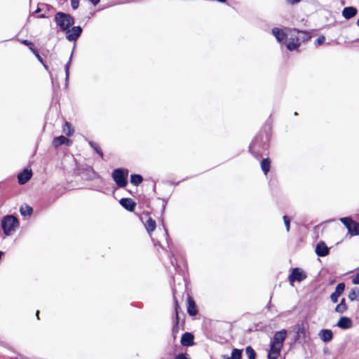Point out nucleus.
Returning a JSON list of instances; mask_svg holds the SVG:
<instances>
[{
	"label": "nucleus",
	"mask_w": 359,
	"mask_h": 359,
	"mask_svg": "<svg viewBox=\"0 0 359 359\" xmlns=\"http://www.w3.org/2000/svg\"><path fill=\"white\" fill-rule=\"evenodd\" d=\"M310 39L309 34L304 31L296 29L289 30V36L286 41V47L290 50H295L299 48L301 41H305Z\"/></svg>",
	"instance_id": "1"
},
{
	"label": "nucleus",
	"mask_w": 359,
	"mask_h": 359,
	"mask_svg": "<svg viewBox=\"0 0 359 359\" xmlns=\"http://www.w3.org/2000/svg\"><path fill=\"white\" fill-rule=\"evenodd\" d=\"M19 225L17 218L13 215H7L4 217L1 222V226L4 233L6 236L13 233Z\"/></svg>",
	"instance_id": "2"
},
{
	"label": "nucleus",
	"mask_w": 359,
	"mask_h": 359,
	"mask_svg": "<svg viewBox=\"0 0 359 359\" xmlns=\"http://www.w3.org/2000/svg\"><path fill=\"white\" fill-rule=\"evenodd\" d=\"M55 20L63 31L67 30L74 23V18L69 14L62 12H58L55 14Z\"/></svg>",
	"instance_id": "3"
},
{
	"label": "nucleus",
	"mask_w": 359,
	"mask_h": 359,
	"mask_svg": "<svg viewBox=\"0 0 359 359\" xmlns=\"http://www.w3.org/2000/svg\"><path fill=\"white\" fill-rule=\"evenodd\" d=\"M128 171L126 169L118 168L113 171L112 177L116 184L120 187H126L127 184L126 177L128 176Z\"/></svg>",
	"instance_id": "4"
},
{
	"label": "nucleus",
	"mask_w": 359,
	"mask_h": 359,
	"mask_svg": "<svg viewBox=\"0 0 359 359\" xmlns=\"http://www.w3.org/2000/svg\"><path fill=\"white\" fill-rule=\"evenodd\" d=\"M306 272L300 268H294L288 276V280L292 285L294 281L302 282L306 278Z\"/></svg>",
	"instance_id": "5"
},
{
	"label": "nucleus",
	"mask_w": 359,
	"mask_h": 359,
	"mask_svg": "<svg viewBox=\"0 0 359 359\" xmlns=\"http://www.w3.org/2000/svg\"><path fill=\"white\" fill-rule=\"evenodd\" d=\"M287 330L285 329L276 332L270 342L283 347L284 341L287 337Z\"/></svg>",
	"instance_id": "6"
},
{
	"label": "nucleus",
	"mask_w": 359,
	"mask_h": 359,
	"mask_svg": "<svg viewBox=\"0 0 359 359\" xmlns=\"http://www.w3.org/2000/svg\"><path fill=\"white\" fill-rule=\"evenodd\" d=\"M289 30L290 29H287V32H285L282 29L274 27L272 29V34L278 42L286 43L289 36Z\"/></svg>",
	"instance_id": "7"
},
{
	"label": "nucleus",
	"mask_w": 359,
	"mask_h": 359,
	"mask_svg": "<svg viewBox=\"0 0 359 359\" xmlns=\"http://www.w3.org/2000/svg\"><path fill=\"white\" fill-rule=\"evenodd\" d=\"M67 31V39L70 41H76L82 32V29L79 26L73 27L71 29L69 28Z\"/></svg>",
	"instance_id": "8"
},
{
	"label": "nucleus",
	"mask_w": 359,
	"mask_h": 359,
	"mask_svg": "<svg viewBox=\"0 0 359 359\" xmlns=\"http://www.w3.org/2000/svg\"><path fill=\"white\" fill-rule=\"evenodd\" d=\"M282 346L270 342V348L268 353V359H277L280 353Z\"/></svg>",
	"instance_id": "9"
},
{
	"label": "nucleus",
	"mask_w": 359,
	"mask_h": 359,
	"mask_svg": "<svg viewBox=\"0 0 359 359\" xmlns=\"http://www.w3.org/2000/svg\"><path fill=\"white\" fill-rule=\"evenodd\" d=\"M333 332L329 329H323L319 331L318 337L324 343L330 342L333 339Z\"/></svg>",
	"instance_id": "10"
},
{
	"label": "nucleus",
	"mask_w": 359,
	"mask_h": 359,
	"mask_svg": "<svg viewBox=\"0 0 359 359\" xmlns=\"http://www.w3.org/2000/svg\"><path fill=\"white\" fill-rule=\"evenodd\" d=\"M72 140H70L69 139H68L67 137H66L63 135L54 138L53 140V145L55 148H57L62 144H65L67 146H70V145H72Z\"/></svg>",
	"instance_id": "11"
},
{
	"label": "nucleus",
	"mask_w": 359,
	"mask_h": 359,
	"mask_svg": "<svg viewBox=\"0 0 359 359\" xmlns=\"http://www.w3.org/2000/svg\"><path fill=\"white\" fill-rule=\"evenodd\" d=\"M345 289V284L343 283H339L335 291L330 295V299L333 303H336L338 301V298L342 294Z\"/></svg>",
	"instance_id": "12"
},
{
	"label": "nucleus",
	"mask_w": 359,
	"mask_h": 359,
	"mask_svg": "<svg viewBox=\"0 0 359 359\" xmlns=\"http://www.w3.org/2000/svg\"><path fill=\"white\" fill-rule=\"evenodd\" d=\"M337 325L341 329L346 330L353 326V323L351 318L343 316L339 319Z\"/></svg>",
	"instance_id": "13"
},
{
	"label": "nucleus",
	"mask_w": 359,
	"mask_h": 359,
	"mask_svg": "<svg viewBox=\"0 0 359 359\" xmlns=\"http://www.w3.org/2000/svg\"><path fill=\"white\" fill-rule=\"evenodd\" d=\"M316 253L319 257H325L328 255L329 249L324 242H320L316 245Z\"/></svg>",
	"instance_id": "14"
},
{
	"label": "nucleus",
	"mask_w": 359,
	"mask_h": 359,
	"mask_svg": "<svg viewBox=\"0 0 359 359\" xmlns=\"http://www.w3.org/2000/svg\"><path fill=\"white\" fill-rule=\"evenodd\" d=\"M32 175V173L31 170H24L23 172L20 173L18 176L19 184H25L31 178Z\"/></svg>",
	"instance_id": "15"
},
{
	"label": "nucleus",
	"mask_w": 359,
	"mask_h": 359,
	"mask_svg": "<svg viewBox=\"0 0 359 359\" xmlns=\"http://www.w3.org/2000/svg\"><path fill=\"white\" fill-rule=\"evenodd\" d=\"M181 344L184 346H190L194 344V335L189 332H185L181 337Z\"/></svg>",
	"instance_id": "16"
},
{
	"label": "nucleus",
	"mask_w": 359,
	"mask_h": 359,
	"mask_svg": "<svg viewBox=\"0 0 359 359\" xmlns=\"http://www.w3.org/2000/svg\"><path fill=\"white\" fill-rule=\"evenodd\" d=\"M119 203L124 208L129 211H133L135 207V203L131 198H121Z\"/></svg>",
	"instance_id": "17"
},
{
	"label": "nucleus",
	"mask_w": 359,
	"mask_h": 359,
	"mask_svg": "<svg viewBox=\"0 0 359 359\" xmlns=\"http://www.w3.org/2000/svg\"><path fill=\"white\" fill-rule=\"evenodd\" d=\"M357 13V9L354 7H346L342 11V15L346 19L354 17Z\"/></svg>",
	"instance_id": "18"
},
{
	"label": "nucleus",
	"mask_w": 359,
	"mask_h": 359,
	"mask_svg": "<svg viewBox=\"0 0 359 359\" xmlns=\"http://www.w3.org/2000/svg\"><path fill=\"white\" fill-rule=\"evenodd\" d=\"M187 312L190 316H195L198 312L195 302L190 297L187 299Z\"/></svg>",
	"instance_id": "19"
},
{
	"label": "nucleus",
	"mask_w": 359,
	"mask_h": 359,
	"mask_svg": "<svg viewBox=\"0 0 359 359\" xmlns=\"http://www.w3.org/2000/svg\"><path fill=\"white\" fill-rule=\"evenodd\" d=\"M144 226L148 233L151 235V233L156 229V222L151 217H149L144 224Z\"/></svg>",
	"instance_id": "20"
},
{
	"label": "nucleus",
	"mask_w": 359,
	"mask_h": 359,
	"mask_svg": "<svg viewBox=\"0 0 359 359\" xmlns=\"http://www.w3.org/2000/svg\"><path fill=\"white\" fill-rule=\"evenodd\" d=\"M62 132L67 136H72L74 134V129L70 123L66 121L62 127Z\"/></svg>",
	"instance_id": "21"
},
{
	"label": "nucleus",
	"mask_w": 359,
	"mask_h": 359,
	"mask_svg": "<svg viewBox=\"0 0 359 359\" xmlns=\"http://www.w3.org/2000/svg\"><path fill=\"white\" fill-rule=\"evenodd\" d=\"M261 168L264 175H266L270 170V161L269 158H264L262 161Z\"/></svg>",
	"instance_id": "22"
},
{
	"label": "nucleus",
	"mask_w": 359,
	"mask_h": 359,
	"mask_svg": "<svg viewBox=\"0 0 359 359\" xmlns=\"http://www.w3.org/2000/svg\"><path fill=\"white\" fill-rule=\"evenodd\" d=\"M347 310V306L345 303V299H342L341 302L337 305L335 311L339 313H343Z\"/></svg>",
	"instance_id": "23"
},
{
	"label": "nucleus",
	"mask_w": 359,
	"mask_h": 359,
	"mask_svg": "<svg viewBox=\"0 0 359 359\" xmlns=\"http://www.w3.org/2000/svg\"><path fill=\"white\" fill-rule=\"evenodd\" d=\"M350 226V229H348V233L353 236L358 235L359 233V223L358 224L353 221Z\"/></svg>",
	"instance_id": "24"
},
{
	"label": "nucleus",
	"mask_w": 359,
	"mask_h": 359,
	"mask_svg": "<svg viewBox=\"0 0 359 359\" xmlns=\"http://www.w3.org/2000/svg\"><path fill=\"white\" fill-rule=\"evenodd\" d=\"M143 180V178L140 175H132L130 177V182L134 185L140 184Z\"/></svg>",
	"instance_id": "25"
},
{
	"label": "nucleus",
	"mask_w": 359,
	"mask_h": 359,
	"mask_svg": "<svg viewBox=\"0 0 359 359\" xmlns=\"http://www.w3.org/2000/svg\"><path fill=\"white\" fill-rule=\"evenodd\" d=\"M351 301L356 300L359 298V290L358 288L353 289L348 296Z\"/></svg>",
	"instance_id": "26"
},
{
	"label": "nucleus",
	"mask_w": 359,
	"mask_h": 359,
	"mask_svg": "<svg viewBox=\"0 0 359 359\" xmlns=\"http://www.w3.org/2000/svg\"><path fill=\"white\" fill-rule=\"evenodd\" d=\"M71 60H72V55L70 56V57L69 59V61L67 62V63L65 66V83H66V85H67L68 81H69V67H70Z\"/></svg>",
	"instance_id": "27"
},
{
	"label": "nucleus",
	"mask_w": 359,
	"mask_h": 359,
	"mask_svg": "<svg viewBox=\"0 0 359 359\" xmlns=\"http://www.w3.org/2000/svg\"><path fill=\"white\" fill-rule=\"evenodd\" d=\"M89 144L96 151L97 154H98L101 157H103V153L96 142L90 141L89 142Z\"/></svg>",
	"instance_id": "28"
},
{
	"label": "nucleus",
	"mask_w": 359,
	"mask_h": 359,
	"mask_svg": "<svg viewBox=\"0 0 359 359\" xmlns=\"http://www.w3.org/2000/svg\"><path fill=\"white\" fill-rule=\"evenodd\" d=\"M20 213L23 216L30 215L32 212V208L28 205L20 208Z\"/></svg>",
	"instance_id": "29"
},
{
	"label": "nucleus",
	"mask_w": 359,
	"mask_h": 359,
	"mask_svg": "<svg viewBox=\"0 0 359 359\" xmlns=\"http://www.w3.org/2000/svg\"><path fill=\"white\" fill-rule=\"evenodd\" d=\"M242 352L241 350L234 348L231 352V359H241Z\"/></svg>",
	"instance_id": "30"
},
{
	"label": "nucleus",
	"mask_w": 359,
	"mask_h": 359,
	"mask_svg": "<svg viewBox=\"0 0 359 359\" xmlns=\"http://www.w3.org/2000/svg\"><path fill=\"white\" fill-rule=\"evenodd\" d=\"M246 354L249 359H255L256 353L251 346H248L246 348Z\"/></svg>",
	"instance_id": "31"
},
{
	"label": "nucleus",
	"mask_w": 359,
	"mask_h": 359,
	"mask_svg": "<svg viewBox=\"0 0 359 359\" xmlns=\"http://www.w3.org/2000/svg\"><path fill=\"white\" fill-rule=\"evenodd\" d=\"M340 221L344 224V226L347 228V229H350L351 224H352L353 220L349 217H343L340 219Z\"/></svg>",
	"instance_id": "32"
},
{
	"label": "nucleus",
	"mask_w": 359,
	"mask_h": 359,
	"mask_svg": "<svg viewBox=\"0 0 359 359\" xmlns=\"http://www.w3.org/2000/svg\"><path fill=\"white\" fill-rule=\"evenodd\" d=\"M283 219L286 228V231L287 232H289L290 228V219L286 215H284Z\"/></svg>",
	"instance_id": "33"
},
{
	"label": "nucleus",
	"mask_w": 359,
	"mask_h": 359,
	"mask_svg": "<svg viewBox=\"0 0 359 359\" xmlns=\"http://www.w3.org/2000/svg\"><path fill=\"white\" fill-rule=\"evenodd\" d=\"M258 140L256 138L252 144L250 145L249 149L250 151L253 154L255 152Z\"/></svg>",
	"instance_id": "34"
},
{
	"label": "nucleus",
	"mask_w": 359,
	"mask_h": 359,
	"mask_svg": "<svg viewBox=\"0 0 359 359\" xmlns=\"http://www.w3.org/2000/svg\"><path fill=\"white\" fill-rule=\"evenodd\" d=\"M30 50L34 54V55L36 57V58L38 59V60L41 62V63H43V60H42V57L40 56V55L39 54V53L36 50V49H34V48L31 47L30 48Z\"/></svg>",
	"instance_id": "35"
},
{
	"label": "nucleus",
	"mask_w": 359,
	"mask_h": 359,
	"mask_svg": "<svg viewBox=\"0 0 359 359\" xmlns=\"http://www.w3.org/2000/svg\"><path fill=\"white\" fill-rule=\"evenodd\" d=\"M325 38L323 36H319L316 40V45L317 46H320L321 44H323L324 42H325Z\"/></svg>",
	"instance_id": "36"
},
{
	"label": "nucleus",
	"mask_w": 359,
	"mask_h": 359,
	"mask_svg": "<svg viewBox=\"0 0 359 359\" xmlns=\"http://www.w3.org/2000/svg\"><path fill=\"white\" fill-rule=\"evenodd\" d=\"M79 3L78 0H72L71 6L73 9H76L79 7Z\"/></svg>",
	"instance_id": "37"
},
{
	"label": "nucleus",
	"mask_w": 359,
	"mask_h": 359,
	"mask_svg": "<svg viewBox=\"0 0 359 359\" xmlns=\"http://www.w3.org/2000/svg\"><path fill=\"white\" fill-rule=\"evenodd\" d=\"M352 282L355 285H359V273H356L352 280Z\"/></svg>",
	"instance_id": "38"
},
{
	"label": "nucleus",
	"mask_w": 359,
	"mask_h": 359,
	"mask_svg": "<svg viewBox=\"0 0 359 359\" xmlns=\"http://www.w3.org/2000/svg\"><path fill=\"white\" fill-rule=\"evenodd\" d=\"M21 43H23V44H24V45H25V46H29V48H30L31 47H32V48H33V46H34L33 43H32L31 41H29L28 40H22V41H21Z\"/></svg>",
	"instance_id": "39"
},
{
	"label": "nucleus",
	"mask_w": 359,
	"mask_h": 359,
	"mask_svg": "<svg viewBox=\"0 0 359 359\" xmlns=\"http://www.w3.org/2000/svg\"><path fill=\"white\" fill-rule=\"evenodd\" d=\"M175 359H189L187 358L186 355L184 353L178 354Z\"/></svg>",
	"instance_id": "40"
},
{
	"label": "nucleus",
	"mask_w": 359,
	"mask_h": 359,
	"mask_svg": "<svg viewBox=\"0 0 359 359\" xmlns=\"http://www.w3.org/2000/svg\"><path fill=\"white\" fill-rule=\"evenodd\" d=\"M286 1L288 4L293 5V4L299 3L302 0H286Z\"/></svg>",
	"instance_id": "41"
},
{
	"label": "nucleus",
	"mask_w": 359,
	"mask_h": 359,
	"mask_svg": "<svg viewBox=\"0 0 359 359\" xmlns=\"http://www.w3.org/2000/svg\"><path fill=\"white\" fill-rule=\"evenodd\" d=\"M100 0H90V1L94 5L96 6Z\"/></svg>",
	"instance_id": "42"
},
{
	"label": "nucleus",
	"mask_w": 359,
	"mask_h": 359,
	"mask_svg": "<svg viewBox=\"0 0 359 359\" xmlns=\"http://www.w3.org/2000/svg\"><path fill=\"white\" fill-rule=\"evenodd\" d=\"M178 308H179V306H178L177 302H175V312H176L177 316L178 315Z\"/></svg>",
	"instance_id": "43"
},
{
	"label": "nucleus",
	"mask_w": 359,
	"mask_h": 359,
	"mask_svg": "<svg viewBox=\"0 0 359 359\" xmlns=\"http://www.w3.org/2000/svg\"><path fill=\"white\" fill-rule=\"evenodd\" d=\"M223 359H231V357H229V356H227V355H224V356L223 357Z\"/></svg>",
	"instance_id": "44"
},
{
	"label": "nucleus",
	"mask_w": 359,
	"mask_h": 359,
	"mask_svg": "<svg viewBox=\"0 0 359 359\" xmlns=\"http://www.w3.org/2000/svg\"><path fill=\"white\" fill-rule=\"evenodd\" d=\"M40 18H46V15L44 14H42L40 15Z\"/></svg>",
	"instance_id": "45"
},
{
	"label": "nucleus",
	"mask_w": 359,
	"mask_h": 359,
	"mask_svg": "<svg viewBox=\"0 0 359 359\" xmlns=\"http://www.w3.org/2000/svg\"><path fill=\"white\" fill-rule=\"evenodd\" d=\"M42 64H43V65L44 68H45L46 69H48V67H47V65H46L43 62Z\"/></svg>",
	"instance_id": "46"
},
{
	"label": "nucleus",
	"mask_w": 359,
	"mask_h": 359,
	"mask_svg": "<svg viewBox=\"0 0 359 359\" xmlns=\"http://www.w3.org/2000/svg\"><path fill=\"white\" fill-rule=\"evenodd\" d=\"M39 312L37 311L36 315V317H37L38 319H39Z\"/></svg>",
	"instance_id": "47"
},
{
	"label": "nucleus",
	"mask_w": 359,
	"mask_h": 359,
	"mask_svg": "<svg viewBox=\"0 0 359 359\" xmlns=\"http://www.w3.org/2000/svg\"><path fill=\"white\" fill-rule=\"evenodd\" d=\"M217 1H219V2H222V3H224L226 1V0H217Z\"/></svg>",
	"instance_id": "48"
},
{
	"label": "nucleus",
	"mask_w": 359,
	"mask_h": 359,
	"mask_svg": "<svg viewBox=\"0 0 359 359\" xmlns=\"http://www.w3.org/2000/svg\"><path fill=\"white\" fill-rule=\"evenodd\" d=\"M164 231H165V234L167 236L168 235V231L167 230L164 228Z\"/></svg>",
	"instance_id": "49"
},
{
	"label": "nucleus",
	"mask_w": 359,
	"mask_h": 359,
	"mask_svg": "<svg viewBox=\"0 0 359 359\" xmlns=\"http://www.w3.org/2000/svg\"><path fill=\"white\" fill-rule=\"evenodd\" d=\"M357 25L359 27V18L357 20Z\"/></svg>",
	"instance_id": "50"
},
{
	"label": "nucleus",
	"mask_w": 359,
	"mask_h": 359,
	"mask_svg": "<svg viewBox=\"0 0 359 359\" xmlns=\"http://www.w3.org/2000/svg\"><path fill=\"white\" fill-rule=\"evenodd\" d=\"M39 11H40V9H39V8H38V9H36V13H38V12H39Z\"/></svg>",
	"instance_id": "51"
}]
</instances>
